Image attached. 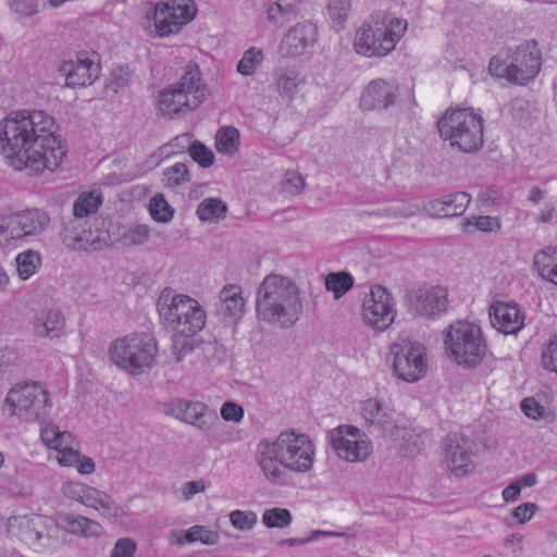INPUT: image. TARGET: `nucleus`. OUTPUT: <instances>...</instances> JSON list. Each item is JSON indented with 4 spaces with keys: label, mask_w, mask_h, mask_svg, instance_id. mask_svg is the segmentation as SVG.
Instances as JSON below:
<instances>
[{
    "label": "nucleus",
    "mask_w": 557,
    "mask_h": 557,
    "mask_svg": "<svg viewBox=\"0 0 557 557\" xmlns=\"http://www.w3.org/2000/svg\"><path fill=\"white\" fill-rule=\"evenodd\" d=\"M55 129L53 117L45 111H22L0 124L2 153L17 171L28 170L33 174L53 171L66 153Z\"/></svg>",
    "instance_id": "f257e3e1"
},
{
    "label": "nucleus",
    "mask_w": 557,
    "mask_h": 557,
    "mask_svg": "<svg viewBox=\"0 0 557 557\" xmlns=\"http://www.w3.org/2000/svg\"><path fill=\"white\" fill-rule=\"evenodd\" d=\"M255 461L265 482L273 486L293 483L292 472L307 473L314 462V446L309 436L293 430L263 438L256 447Z\"/></svg>",
    "instance_id": "f03ea898"
},
{
    "label": "nucleus",
    "mask_w": 557,
    "mask_h": 557,
    "mask_svg": "<svg viewBox=\"0 0 557 557\" xmlns=\"http://www.w3.org/2000/svg\"><path fill=\"white\" fill-rule=\"evenodd\" d=\"M257 315L260 320L289 327L302 312L300 292L288 276L269 274L257 290Z\"/></svg>",
    "instance_id": "7ed1b4c3"
},
{
    "label": "nucleus",
    "mask_w": 557,
    "mask_h": 557,
    "mask_svg": "<svg viewBox=\"0 0 557 557\" xmlns=\"http://www.w3.org/2000/svg\"><path fill=\"white\" fill-rule=\"evenodd\" d=\"M157 310L162 323L178 335L195 336L206 325L207 314L194 298L164 288L158 300Z\"/></svg>",
    "instance_id": "20e7f679"
},
{
    "label": "nucleus",
    "mask_w": 557,
    "mask_h": 557,
    "mask_svg": "<svg viewBox=\"0 0 557 557\" xmlns=\"http://www.w3.org/2000/svg\"><path fill=\"white\" fill-rule=\"evenodd\" d=\"M407 29V22L386 14H376L356 32L354 46L357 53L372 58L391 53Z\"/></svg>",
    "instance_id": "39448f33"
},
{
    "label": "nucleus",
    "mask_w": 557,
    "mask_h": 557,
    "mask_svg": "<svg viewBox=\"0 0 557 557\" xmlns=\"http://www.w3.org/2000/svg\"><path fill=\"white\" fill-rule=\"evenodd\" d=\"M483 117L469 108L448 109L440 119V136L451 147L472 153L483 147Z\"/></svg>",
    "instance_id": "423d86ee"
},
{
    "label": "nucleus",
    "mask_w": 557,
    "mask_h": 557,
    "mask_svg": "<svg viewBox=\"0 0 557 557\" xmlns=\"http://www.w3.org/2000/svg\"><path fill=\"white\" fill-rule=\"evenodd\" d=\"M444 345L448 356L466 368L479 366L487 352V344L481 327L463 320L447 327Z\"/></svg>",
    "instance_id": "0eeeda50"
},
{
    "label": "nucleus",
    "mask_w": 557,
    "mask_h": 557,
    "mask_svg": "<svg viewBox=\"0 0 557 557\" xmlns=\"http://www.w3.org/2000/svg\"><path fill=\"white\" fill-rule=\"evenodd\" d=\"M110 358L121 369L138 375L151 369L158 355L156 338L136 333L115 339L110 346Z\"/></svg>",
    "instance_id": "6e6552de"
},
{
    "label": "nucleus",
    "mask_w": 557,
    "mask_h": 557,
    "mask_svg": "<svg viewBox=\"0 0 557 557\" xmlns=\"http://www.w3.org/2000/svg\"><path fill=\"white\" fill-rule=\"evenodd\" d=\"M541 69V52L535 40H529L517 47L509 61L495 55L491 59L488 71L493 76L506 78L517 85L533 79Z\"/></svg>",
    "instance_id": "1a4fd4ad"
},
{
    "label": "nucleus",
    "mask_w": 557,
    "mask_h": 557,
    "mask_svg": "<svg viewBox=\"0 0 557 557\" xmlns=\"http://www.w3.org/2000/svg\"><path fill=\"white\" fill-rule=\"evenodd\" d=\"M395 374L406 382H417L428 372L425 347L419 342L399 339L391 346Z\"/></svg>",
    "instance_id": "9d476101"
},
{
    "label": "nucleus",
    "mask_w": 557,
    "mask_h": 557,
    "mask_svg": "<svg viewBox=\"0 0 557 557\" xmlns=\"http://www.w3.org/2000/svg\"><path fill=\"white\" fill-rule=\"evenodd\" d=\"M5 401L14 408V414L26 421H44L48 416V393L37 382L11 388Z\"/></svg>",
    "instance_id": "9b49d317"
},
{
    "label": "nucleus",
    "mask_w": 557,
    "mask_h": 557,
    "mask_svg": "<svg viewBox=\"0 0 557 557\" xmlns=\"http://www.w3.org/2000/svg\"><path fill=\"white\" fill-rule=\"evenodd\" d=\"M327 438L336 455L348 462L364 461L373 450L367 434L354 425L343 424L332 429Z\"/></svg>",
    "instance_id": "f8f14e48"
},
{
    "label": "nucleus",
    "mask_w": 557,
    "mask_h": 557,
    "mask_svg": "<svg viewBox=\"0 0 557 557\" xmlns=\"http://www.w3.org/2000/svg\"><path fill=\"white\" fill-rule=\"evenodd\" d=\"M197 14L193 0H164L156 4L152 12L154 30L158 36L165 37L178 34Z\"/></svg>",
    "instance_id": "ddd939ff"
},
{
    "label": "nucleus",
    "mask_w": 557,
    "mask_h": 557,
    "mask_svg": "<svg viewBox=\"0 0 557 557\" xmlns=\"http://www.w3.org/2000/svg\"><path fill=\"white\" fill-rule=\"evenodd\" d=\"M49 215L39 209L24 210L3 219L0 240H17L42 233L49 225Z\"/></svg>",
    "instance_id": "4468645a"
},
{
    "label": "nucleus",
    "mask_w": 557,
    "mask_h": 557,
    "mask_svg": "<svg viewBox=\"0 0 557 557\" xmlns=\"http://www.w3.org/2000/svg\"><path fill=\"white\" fill-rule=\"evenodd\" d=\"M396 311L392 295L381 285L371 287L362 304V317L366 324L383 332L394 322Z\"/></svg>",
    "instance_id": "2eb2a0df"
},
{
    "label": "nucleus",
    "mask_w": 557,
    "mask_h": 557,
    "mask_svg": "<svg viewBox=\"0 0 557 557\" xmlns=\"http://www.w3.org/2000/svg\"><path fill=\"white\" fill-rule=\"evenodd\" d=\"M474 443L461 433H450L443 440L444 461L456 476H465L474 470Z\"/></svg>",
    "instance_id": "dca6fc26"
},
{
    "label": "nucleus",
    "mask_w": 557,
    "mask_h": 557,
    "mask_svg": "<svg viewBox=\"0 0 557 557\" xmlns=\"http://www.w3.org/2000/svg\"><path fill=\"white\" fill-rule=\"evenodd\" d=\"M360 410L370 433L377 432L385 438L396 435L398 423L393 418L392 409L385 403L370 398L361 403Z\"/></svg>",
    "instance_id": "f3484780"
},
{
    "label": "nucleus",
    "mask_w": 557,
    "mask_h": 557,
    "mask_svg": "<svg viewBox=\"0 0 557 557\" xmlns=\"http://www.w3.org/2000/svg\"><path fill=\"white\" fill-rule=\"evenodd\" d=\"M171 410L181 421L205 432L212 430L220 422L216 412L201 401L177 399Z\"/></svg>",
    "instance_id": "a211bd4d"
},
{
    "label": "nucleus",
    "mask_w": 557,
    "mask_h": 557,
    "mask_svg": "<svg viewBox=\"0 0 557 557\" xmlns=\"http://www.w3.org/2000/svg\"><path fill=\"white\" fill-rule=\"evenodd\" d=\"M448 305V292L436 286L421 290L408 297L409 311L413 315L432 318L446 311Z\"/></svg>",
    "instance_id": "6ab92c4d"
},
{
    "label": "nucleus",
    "mask_w": 557,
    "mask_h": 557,
    "mask_svg": "<svg viewBox=\"0 0 557 557\" xmlns=\"http://www.w3.org/2000/svg\"><path fill=\"white\" fill-rule=\"evenodd\" d=\"M318 30L310 22L297 23L290 27L280 44V53L284 58H296L313 46L317 41Z\"/></svg>",
    "instance_id": "aec40b11"
},
{
    "label": "nucleus",
    "mask_w": 557,
    "mask_h": 557,
    "mask_svg": "<svg viewBox=\"0 0 557 557\" xmlns=\"http://www.w3.org/2000/svg\"><path fill=\"white\" fill-rule=\"evenodd\" d=\"M86 221L70 218L63 221L61 237L63 244L73 250L91 251L102 247L99 235L85 227Z\"/></svg>",
    "instance_id": "412c9836"
},
{
    "label": "nucleus",
    "mask_w": 557,
    "mask_h": 557,
    "mask_svg": "<svg viewBox=\"0 0 557 557\" xmlns=\"http://www.w3.org/2000/svg\"><path fill=\"white\" fill-rule=\"evenodd\" d=\"M398 97V87L384 79L372 81L364 89L360 106L363 110H387Z\"/></svg>",
    "instance_id": "4be33fe9"
},
{
    "label": "nucleus",
    "mask_w": 557,
    "mask_h": 557,
    "mask_svg": "<svg viewBox=\"0 0 557 557\" xmlns=\"http://www.w3.org/2000/svg\"><path fill=\"white\" fill-rule=\"evenodd\" d=\"M59 72L65 76L66 86L84 87L92 84L98 77L99 66L89 59H78L63 62Z\"/></svg>",
    "instance_id": "5701e85b"
},
{
    "label": "nucleus",
    "mask_w": 557,
    "mask_h": 557,
    "mask_svg": "<svg viewBox=\"0 0 557 557\" xmlns=\"http://www.w3.org/2000/svg\"><path fill=\"white\" fill-rule=\"evenodd\" d=\"M65 322L61 310L50 308L38 311L32 320V326L36 337L55 339L64 334Z\"/></svg>",
    "instance_id": "b1692460"
},
{
    "label": "nucleus",
    "mask_w": 557,
    "mask_h": 557,
    "mask_svg": "<svg viewBox=\"0 0 557 557\" xmlns=\"http://www.w3.org/2000/svg\"><path fill=\"white\" fill-rule=\"evenodd\" d=\"M492 325L505 334H516L523 326V317L516 305L495 301L490 309Z\"/></svg>",
    "instance_id": "393cba45"
},
{
    "label": "nucleus",
    "mask_w": 557,
    "mask_h": 557,
    "mask_svg": "<svg viewBox=\"0 0 557 557\" xmlns=\"http://www.w3.org/2000/svg\"><path fill=\"white\" fill-rule=\"evenodd\" d=\"M471 201V196L465 191L445 195L440 199L429 201L425 209L433 218H450L462 214Z\"/></svg>",
    "instance_id": "a878e982"
},
{
    "label": "nucleus",
    "mask_w": 557,
    "mask_h": 557,
    "mask_svg": "<svg viewBox=\"0 0 557 557\" xmlns=\"http://www.w3.org/2000/svg\"><path fill=\"white\" fill-rule=\"evenodd\" d=\"M59 523L66 532L84 537L99 536L103 532L99 522L79 515H60Z\"/></svg>",
    "instance_id": "bb28decb"
},
{
    "label": "nucleus",
    "mask_w": 557,
    "mask_h": 557,
    "mask_svg": "<svg viewBox=\"0 0 557 557\" xmlns=\"http://www.w3.org/2000/svg\"><path fill=\"white\" fill-rule=\"evenodd\" d=\"M395 433L396 435H391L389 440L399 443V450L405 457L414 458L425 448V438L422 433L399 424Z\"/></svg>",
    "instance_id": "cd10ccee"
},
{
    "label": "nucleus",
    "mask_w": 557,
    "mask_h": 557,
    "mask_svg": "<svg viewBox=\"0 0 557 557\" xmlns=\"http://www.w3.org/2000/svg\"><path fill=\"white\" fill-rule=\"evenodd\" d=\"M175 86L190 96H199L201 103L206 98V86L202 83L199 66L195 63H188L184 75Z\"/></svg>",
    "instance_id": "c85d7f7f"
},
{
    "label": "nucleus",
    "mask_w": 557,
    "mask_h": 557,
    "mask_svg": "<svg viewBox=\"0 0 557 557\" xmlns=\"http://www.w3.org/2000/svg\"><path fill=\"white\" fill-rule=\"evenodd\" d=\"M222 302L221 310L234 320L243 313L245 300L242 296V287L238 285H226L220 292Z\"/></svg>",
    "instance_id": "c756f323"
},
{
    "label": "nucleus",
    "mask_w": 557,
    "mask_h": 557,
    "mask_svg": "<svg viewBox=\"0 0 557 557\" xmlns=\"http://www.w3.org/2000/svg\"><path fill=\"white\" fill-rule=\"evenodd\" d=\"M555 255L556 249L554 247H547L536 252L533 258V265L539 275L553 284H557V281H555V276H557V262Z\"/></svg>",
    "instance_id": "7c9ffc66"
},
{
    "label": "nucleus",
    "mask_w": 557,
    "mask_h": 557,
    "mask_svg": "<svg viewBox=\"0 0 557 557\" xmlns=\"http://www.w3.org/2000/svg\"><path fill=\"white\" fill-rule=\"evenodd\" d=\"M17 275L25 281L33 276L41 267V256L33 249L20 252L16 258Z\"/></svg>",
    "instance_id": "2f4dec72"
},
{
    "label": "nucleus",
    "mask_w": 557,
    "mask_h": 557,
    "mask_svg": "<svg viewBox=\"0 0 557 557\" xmlns=\"http://www.w3.org/2000/svg\"><path fill=\"white\" fill-rule=\"evenodd\" d=\"M227 206L219 198H207L197 208V215L201 221L216 222L226 216Z\"/></svg>",
    "instance_id": "473e14b6"
},
{
    "label": "nucleus",
    "mask_w": 557,
    "mask_h": 557,
    "mask_svg": "<svg viewBox=\"0 0 557 557\" xmlns=\"http://www.w3.org/2000/svg\"><path fill=\"white\" fill-rule=\"evenodd\" d=\"M354 286V277L345 271L332 272L325 277V288L338 300Z\"/></svg>",
    "instance_id": "72a5a7b5"
},
{
    "label": "nucleus",
    "mask_w": 557,
    "mask_h": 557,
    "mask_svg": "<svg viewBox=\"0 0 557 557\" xmlns=\"http://www.w3.org/2000/svg\"><path fill=\"white\" fill-rule=\"evenodd\" d=\"M297 15L298 7L286 0L271 3L267 10L268 20L277 25H283Z\"/></svg>",
    "instance_id": "f704fd0d"
},
{
    "label": "nucleus",
    "mask_w": 557,
    "mask_h": 557,
    "mask_svg": "<svg viewBox=\"0 0 557 557\" xmlns=\"http://www.w3.org/2000/svg\"><path fill=\"white\" fill-rule=\"evenodd\" d=\"M151 230L146 224H133L128 226L119 237V243L123 247H134L145 245L150 238Z\"/></svg>",
    "instance_id": "c9c22d12"
},
{
    "label": "nucleus",
    "mask_w": 557,
    "mask_h": 557,
    "mask_svg": "<svg viewBox=\"0 0 557 557\" xmlns=\"http://www.w3.org/2000/svg\"><path fill=\"white\" fill-rule=\"evenodd\" d=\"M102 203L100 195L94 193L82 194L73 205V216L84 221L83 219L97 212Z\"/></svg>",
    "instance_id": "e433bc0d"
},
{
    "label": "nucleus",
    "mask_w": 557,
    "mask_h": 557,
    "mask_svg": "<svg viewBox=\"0 0 557 557\" xmlns=\"http://www.w3.org/2000/svg\"><path fill=\"white\" fill-rule=\"evenodd\" d=\"M162 181L166 187L175 188L188 183L190 181V174L186 164L176 163L163 171Z\"/></svg>",
    "instance_id": "4c0bfd02"
},
{
    "label": "nucleus",
    "mask_w": 557,
    "mask_h": 557,
    "mask_svg": "<svg viewBox=\"0 0 557 557\" xmlns=\"http://www.w3.org/2000/svg\"><path fill=\"white\" fill-rule=\"evenodd\" d=\"M292 513L285 508H271L264 510L262 522L267 528H286L292 523Z\"/></svg>",
    "instance_id": "58836bf2"
},
{
    "label": "nucleus",
    "mask_w": 557,
    "mask_h": 557,
    "mask_svg": "<svg viewBox=\"0 0 557 557\" xmlns=\"http://www.w3.org/2000/svg\"><path fill=\"white\" fill-rule=\"evenodd\" d=\"M238 132L234 127H224L216 134L215 147L219 152L232 154L237 148Z\"/></svg>",
    "instance_id": "ea45409f"
},
{
    "label": "nucleus",
    "mask_w": 557,
    "mask_h": 557,
    "mask_svg": "<svg viewBox=\"0 0 557 557\" xmlns=\"http://www.w3.org/2000/svg\"><path fill=\"white\" fill-rule=\"evenodd\" d=\"M149 211L154 221L166 223L173 218V209L170 207L163 195H154L149 205Z\"/></svg>",
    "instance_id": "a19ab883"
},
{
    "label": "nucleus",
    "mask_w": 557,
    "mask_h": 557,
    "mask_svg": "<svg viewBox=\"0 0 557 557\" xmlns=\"http://www.w3.org/2000/svg\"><path fill=\"white\" fill-rule=\"evenodd\" d=\"M263 53L256 48L248 49L237 64V71L243 75H252L256 69L261 64Z\"/></svg>",
    "instance_id": "79ce46f5"
},
{
    "label": "nucleus",
    "mask_w": 557,
    "mask_h": 557,
    "mask_svg": "<svg viewBox=\"0 0 557 557\" xmlns=\"http://www.w3.org/2000/svg\"><path fill=\"white\" fill-rule=\"evenodd\" d=\"M276 87L282 97L293 99L298 89V73L286 71L276 79Z\"/></svg>",
    "instance_id": "37998d69"
},
{
    "label": "nucleus",
    "mask_w": 557,
    "mask_h": 557,
    "mask_svg": "<svg viewBox=\"0 0 557 557\" xmlns=\"http://www.w3.org/2000/svg\"><path fill=\"white\" fill-rule=\"evenodd\" d=\"M215 536L216 535L213 532L206 530L203 527L194 525L186 532L184 537H178L175 543L183 545L185 543H194L200 541L203 544H214Z\"/></svg>",
    "instance_id": "c03bdc74"
},
{
    "label": "nucleus",
    "mask_w": 557,
    "mask_h": 557,
    "mask_svg": "<svg viewBox=\"0 0 557 557\" xmlns=\"http://www.w3.org/2000/svg\"><path fill=\"white\" fill-rule=\"evenodd\" d=\"M98 507L106 519L117 520L124 516L123 508L106 492L98 499Z\"/></svg>",
    "instance_id": "a18cd8bd"
},
{
    "label": "nucleus",
    "mask_w": 557,
    "mask_h": 557,
    "mask_svg": "<svg viewBox=\"0 0 557 557\" xmlns=\"http://www.w3.org/2000/svg\"><path fill=\"white\" fill-rule=\"evenodd\" d=\"M191 159L202 168H209L214 163V153L202 143L196 140L188 149Z\"/></svg>",
    "instance_id": "49530a36"
},
{
    "label": "nucleus",
    "mask_w": 557,
    "mask_h": 557,
    "mask_svg": "<svg viewBox=\"0 0 557 557\" xmlns=\"http://www.w3.org/2000/svg\"><path fill=\"white\" fill-rule=\"evenodd\" d=\"M194 336L178 335L173 336L172 354L176 362H181L188 354L195 349Z\"/></svg>",
    "instance_id": "de8ad7c7"
},
{
    "label": "nucleus",
    "mask_w": 557,
    "mask_h": 557,
    "mask_svg": "<svg viewBox=\"0 0 557 557\" xmlns=\"http://www.w3.org/2000/svg\"><path fill=\"white\" fill-rule=\"evenodd\" d=\"M230 521L235 529L248 531L256 525L257 515L250 510H234L230 513Z\"/></svg>",
    "instance_id": "09e8293b"
},
{
    "label": "nucleus",
    "mask_w": 557,
    "mask_h": 557,
    "mask_svg": "<svg viewBox=\"0 0 557 557\" xmlns=\"http://www.w3.org/2000/svg\"><path fill=\"white\" fill-rule=\"evenodd\" d=\"M465 227H474L481 232H494L500 230V222L497 218L488 215L473 216L466 220Z\"/></svg>",
    "instance_id": "8fccbe9b"
},
{
    "label": "nucleus",
    "mask_w": 557,
    "mask_h": 557,
    "mask_svg": "<svg viewBox=\"0 0 557 557\" xmlns=\"http://www.w3.org/2000/svg\"><path fill=\"white\" fill-rule=\"evenodd\" d=\"M350 5L347 0H330L327 12L332 21L342 25L348 17Z\"/></svg>",
    "instance_id": "3c124183"
},
{
    "label": "nucleus",
    "mask_w": 557,
    "mask_h": 557,
    "mask_svg": "<svg viewBox=\"0 0 557 557\" xmlns=\"http://www.w3.org/2000/svg\"><path fill=\"white\" fill-rule=\"evenodd\" d=\"M171 90L175 92L176 104H178L182 112L194 110L201 104L199 96H190L175 85L171 87Z\"/></svg>",
    "instance_id": "603ef678"
},
{
    "label": "nucleus",
    "mask_w": 557,
    "mask_h": 557,
    "mask_svg": "<svg viewBox=\"0 0 557 557\" xmlns=\"http://www.w3.org/2000/svg\"><path fill=\"white\" fill-rule=\"evenodd\" d=\"M137 550V544L133 539H119L111 552L110 557H134Z\"/></svg>",
    "instance_id": "864d4df0"
},
{
    "label": "nucleus",
    "mask_w": 557,
    "mask_h": 557,
    "mask_svg": "<svg viewBox=\"0 0 557 557\" xmlns=\"http://www.w3.org/2000/svg\"><path fill=\"white\" fill-rule=\"evenodd\" d=\"M159 109L164 114L182 112L178 104H176L175 92H172L171 88L160 92Z\"/></svg>",
    "instance_id": "5fc2aeb1"
},
{
    "label": "nucleus",
    "mask_w": 557,
    "mask_h": 557,
    "mask_svg": "<svg viewBox=\"0 0 557 557\" xmlns=\"http://www.w3.org/2000/svg\"><path fill=\"white\" fill-rule=\"evenodd\" d=\"M283 186L292 195H298L304 189L305 180L298 172L289 171L284 176Z\"/></svg>",
    "instance_id": "6e6d98bb"
},
{
    "label": "nucleus",
    "mask_w": 557,
    "mask_h": 557,
    "mask_svg": "<svg viewBox=\"0 0 557 557\" xmlns=\"http://www.w3.org/2000/svg\"><path fill=\"white\" fill-rule=\"evenodd\" d=\"M520 407L528 418L536 420L545 417V408L532 397L523 399Z\"/></svg>",
    "instance_id": "4d7b16f0"
},
{
    "label": "nucleus",
    "mask_w": 557,
    "mask_h": 557,
    "mask_svg": "<svg viewBox=\"0 0 557 557\" xmlns=\"http://www.w3.org/2000/svg\"><path fill=\"white\" fill-rule=\"evenodd\" d=\"M221 417L225 421L239 422L244 417V409L235 403L226 401L221 408Z\"/></svg>",
    "instance_id": "13d9d810"
},
{
    "label": "nucleus",
    "mask_w": 557,
    "mask_h": 557,
    "mask_svg": "<svg viewBox=\"0 0 557 557\" xmlns=\"http://www.w3.org/2000/svg\"><path fill=\"white\" fill-rule=\"evenodd\" d=\"M555 338H556V336H553L549 339L548 345L542 352L543 367L552 372H557V364H556L555 358H554L555 352H557Z\"/></svg>",
    "instance_id": "bf43d9fd"
},
{
    "label": "nucleus",
    "mask_w": 557,
    "mask_h": 557,
    "mask_svg": "<svg viewBox=\"0 0 557 557\" xmlns=\"http://www.w3.org/2000/svg\"><path fill=\"white\" fill-rule=\"evenodd\" d=\"M13 521L14 522H17L20 521L21 525L25 528L22 536L24 539V541L28 542L30 545L35 546L39 541L40 539L42 537L41 533L33 530L29 528V521L25 518H22L21 520L17 519V518H10L9 519V524L10 525H13Z\"/></svg>",
    "instance_id": "052dcab7"
},
{
    "label": "nucleus",
    "mask_w": 557,
    "mask_h": 557,
    "mask_svg": "<svg viewBox=\"0 0 557 557\" xmlns=\"http://www.w3.org/2000/svg\"><path fill=\"white\" fill-rule=\"evenodd\" d=\"M11 9L16 13L24 15H32L37 12L38 1L37 0H11Z\"/></svg>",
    "instance_id": "680f3d73"
},
{
    "label": "nucleus",
    "mask_w": 557,
    "mask_h": 557,
    "mask_svg": "<svg viewBox=\"0 0 557 557\" xmlns=\"http://www.w3.org/2000/svg\"><path fill=\"white\" fill-rule=\"evenodd\" d=\"M537 506L533 503H525L519 505L512 511V517L517 519L520 523H524L529 521L532 516L535 513Z\"/></svg>",
    "instance_id": "e2e57ef3"
},
{
    "label": "nucleus",
    "mask_w": 557,
    "mask_h": 557,
    "mask_svg": "<svg viewBox=\"0 0 557 557\" xmlns=\"http://www.w3.org/2000/svg\"><path fill=\"white\" fill-rule=\"evenodd\" d=\"M87 488L88 485L70 482L63 486V493L65 494L66 497L82 503L84 494L86 492L85 490Z\"/></svg>",
    "instance_id": "0e129e2a"
},
{
    "label": "nucleus",
    "mask_w": 557,
    "mask_h": 557,
    "mask_svg": "<svg viewBox=\"0 0 557 557\" xmlns=\"http://www.w3.org/2000/svg\"><path fill=\"white\" fill-rule=\"evenodd\" d=\"M131 73L128 69H120L112 72L111 88L117 92L119 89L124 88L129 83Z\"/></svg>",
    "instance_id": "69168bd1"
},
{
    "label": "nucleus",
    "mask_w": 557,
    "mask_h": 557,
    "mask_svg": "<svg viewBox=\"0 0 557 557\" xmlns=\"http://www.w3.org/2000/svg\"><path fill=\"white\" fill-rule=\"evenodd\" d=\"M58 461L62 466H76L79 461V453L74 447L59 451Z\"/></svg>",
    "instance_id": "338daca9"
},
{
    "label": "nucleus",
    "mask_w": 557,
    "mask_h": 557,
    "mask_svg": "<svg viewBox=\"0 0 557 557\" xmlns=\"http://www.w3.org/2000/svg\"><path fill=\"white\" fill-rule=\"evenodd\" d=\"M59 432L60 430L57 425H47L40 430V438L46 446L52 448Z\"/></svg>",
    "instance_id": "774afa93"
}]
</instances>
